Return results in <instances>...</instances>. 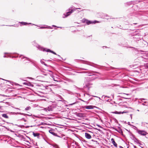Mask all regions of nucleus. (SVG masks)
<instances>
[{
    "mask_svg": "<svg viewBox=\"0 0 148 148\" xmlns=\"http://www.w3.org/2000/svg\"><path fill=\"white\" fill-rule=\"evenodd\" d=\"M53 26L56 27V26H55V25H53Z\"/></svg>",
    "mask_w": 148,
    "mask_h": 148,
    "instance_id": "29",
    "label": "nucleus"
},
{
    "mask_svg": "<svg viewBox=\"0 0 148 148\" xmlns=\"http://www.w3.org/2000/svg\"><path fill=\"white\" fill-rule=\"evenodd\" d=\"M146 66L147 67V68L148 69V63H147L146 64Z\"/></svg>",
    "mask_w": 148,
    "mask_h": 148,
    "instance_id": "21",
    "label": "nucleus"
},
{
    "mask_svg": "<svg viewBox=\"0 0 148 148\" xmlns=\"http://www.w3.org/2000/svg\"><path fill=\"white\" fill-rule=\"evenodd\" d=\"M85 137L88 139H90L91 138V136L88 133H85Z\"/></svg>",
    "mask_w": 148,
    "mask_h": 148,
    "instance_id": "5",
    "label": "nucleus"
},
{
    "mask_svg": "<svg viewBox=\"0 0 148 148\" xmlns=\"http://www.w3.org/2000/svg\"><path fill=\"white\" fill-rule=\"evenodd\" d=\"M47 28V27H44V26L41 27H40V29H44V28ZM47 28H51L50 27H48Z\"/></svg>",
    "mask_w": 148,
    "mask_h": 148,
    "instance_id": "16",
    "label": "nucleus"
},
{
    "mask_svg": "<svg viewBox=\"0 0 148 148\" xmlns=\"http://www.w3.org/2000/svg\"><path fill=\"white\" fill-rule=\"evenodd\" d=\"M37 48L38 49L42 51H46L47 52H51L53 53L54 54L56 55V53L54 52L53 51H51L49 49H47V50L45 49L44 48L42 47H41L40 46H38Z\"/></svg>",
    "mask_w": 148,
    "mask_h": 148,
    "instance_id": "1",
    "label": "nucleus"
},
{
    "mask_svg": "<svg viewBox=\"0 0 148 148\" xmlns=\"http://www.w3.org/2000/svg\"><path fill=\"white\" fill-rule=\"evenodd\" d=\"M75 104V103H73V104H71V105H73V104Z\"/></svg>",
    "mask_w": 148,
    "mask_h": 148,
    "instance_id": "30",
    "label": "nucleus"
},
{
    "mask_svg": "<svg viewBox=\"0 0 148 148\" xmlns=\"http://www.w3.org/2000/svg\"><path fill=\"white\" fill-rule=\"evenodd\" d=\"M111 141L112 143L113 144V145L116 147H117V144L115 142L114 139L113 138H112L111 140Z\"/></svg>",
    "mask_w": 148,
    "mask_h": 148,
    "instance_id": "9",
    "label": "nucleus"
},
{
    "mask_svg": "<svg viewBox=\"0 0 148 148\" xmlns=\"http://www.w3.org/2000/svg\"><path fill=\"white\" fill-rule=\"evenodd\" d=\"M80 8H76L75 9H69V10H71V11H70L69 12H68L66 13V14H64V15L65 16V17H64V18L70 15L71 13H72L76 9H80Z\"/></svg>",
    "mask_w": 148,
    "mask_h": 148,
    "instance_id": "2",
    "label": "nucleus"
},
{
    "mask_svg": "<svg viewBox=\"0 0 148 148\" xmlns=\"http://www.w3.org/2000/svg\"><path fill=\"white\" fill-rule=\"evenodd\" d=\"M38 95L41 97H44V94L42 93H40L39 94H38Z\"/></svg>",
    "mask_w": 148,
    "mask_h": 148,
    "instance_id": "14",
    "label": "nucleus"
},
{
    "mask_svg": "<svg viewBox=\"0 0 148 148\" xmlns=\"http://www.w3.org/2000/svg\"><path fill=\"white\" fill-rule=\"evenodd\" d=\"M127 112H125V111H124L123 112H118L117 111H115L114 112H112V113L115 114H123L124 113H126Z\"/></svg>",
    "mask_w": 148,
    "mask_h": 148,
    "instance_id": "6",
    "label": "nucleus"
},
{
    "mask_svg": "<svg viewBox=\"0 0 148 148\" xmlns=\"http://www.w3.org/2000/svg\"><path fill=\"white\" fill-rule=\"evenodd\" d=\"M147 103H148V102Z\"/></svg>",
    "mask_w": 148,
    "mask_h": 148,
    "instance_id": "33",
    "label": "nucleus"
},
{
    "mask_svg": "<svg viewBox=\"0 0 148 148\" xmlns=\"http://www.w3.org/2000/svg\"><path fill=\"white\" fill-rule=\"evenodd\" d=\"M49 72H51V73L50 74V75L53 78V79H54V81H57L56 80H55L54 78H53V72H52V71H48Z\"/></svg>",
    "mask_w": 148,
    "mask_h": 148,
    "instance_id": "11",
    "label": "nucleus"
},
{
    "mask_svg": "<svg viewBox=\"0 0 148 148\" xmlns=\"http://www.w3.org/2000/svg\"><path fill=\"white\" fill-rule=\"evenodd\" d=\"M76 114L77 116L80 118H82L84 116V114L83 113H77Z\"/></svg>",
    "mask_w": 148,
    "mask_h": 148,
    "instance_id": "8",
    "label": "nucleus"
},
{
    "mask_svg": "<svg viewBox=\"0 0 148 148\" xmlns=\"http://www.w3.org/2000/svg\"><path fill=\"white\" fill-rule=\"evenodd\" d=\"M125 94V95H128L129 94Z\"/></svg>",
    "mask_w": 148,
    "mask_h": 148,
    "instance_id": "27",
    "label": "nucleus"
},
{
    "mask_svg": "<svg viewBox=\"0 0 148 148\" xmlns=\"http://www.w3.org/2000/svg\"><path fill=\"white\" fill-rule=\"evenodd\" d=\"M94 106H84V108L87 109H92L94 108Z\"/></svg>",
    "mask_w": 148,
    "mask_h": 148,
    "instance_id": "7",
    "label": "nucleus"
},
{
    "mask_svg": "<svg viewBox=\"0 0 148 148\" xmlns=\"http://www.w3.org/2000/svg\"><path fill=\"white\" fill-rule=\"evenodd\" d=\"M97 97L99 99H100V97Z\"/></svg>",
    "mask_w": 148,
    "mask_h": 148,
    "instance_id": "26",
    "label": "nucleus"
},
{
    "mask_svg": "<svg viewBox=\"0 0 148 148\" xmlns=\"http://www.w3.org/2000/svg\"><path fill=\"white\" fill-rule=\"evenodd\" d=\"M23 119V121H26L24 119Z\"/></svg>",
    "mask_w": 148,
    "mask_h": 148,
    "instance_id": "24",
    "label": "nucleus"
},
{
    "mask_svg": "<svg viewBox=\"0 0 148 148\" xmlns=\"http://www.w3.org/2000/svg\"><path fill=\"white\" fill-rule=\"evenodd\" d=\"M33 135L35 137L38 136L39 135V134L38 133H35L33 132Z\"/></svg>",
    "mask_w": 148,
    "mask_h": 148,
    "instance_id": "12",
    "label": "nucleus"
},
{
    "mask_svg": "<svg viewBox=\"0 0 148 148\" xmlns=\"http://www.w3.org/2000/svg\"><path fill=\"white\" fill-rule=\"evenodd\" d=\"M82 21L83 23H86L88 25H89L94 23V22H93L92 21H88L84 18L82 20Z\"/></svg>",
    "mask_w": 148,
    "mask_h": 148,
    "instance_id": "4",
    "label": "nucleus"
},
{
    "mask_svg": "<svg viewBox=\"0 0 148 148\" xmlns=\"http://www.w3.org/2000/svg\"><path fill=\"white\" fill-rule=\"evenodd\" d=\"M145 103H146V104H145V105H146V106H147V105L146 103H147V102H145Z\"/></svg>",
    "mask_w": 148,
    "mask_h": 148,
    "instance_id": "25",
    "label": "nucleus"
},
{
    "mask_svg": "<svg viewBox=\"0 0 148 148\" xmlns=\"http://www.w3.org/2000/svg\"><path fill=\"white\" fill-rule=\"evenodd\" d=\"M30 109H31V107H30L29 106V107H26L25 108V110H29Z\"/></svg>",
    "mask_w": 148,
    "mask_h": 148,
    "instance_id": "15",
    "label": "nucleus"
},
{
    "mask_svg": "<svg viewBox=\"0 0 148 148\" xmlns=\"http://www.w3.org/2000/svg\"><path fill=\"white\" fill-rule=\"evenodd\" d=\"M6 54H8V53H6ZM9 57V55H8V54H7V56H6V55H4V56H3V57L4 58H5V57Z\"/></svg>",
    "mask_w": 148,
    "mask_h": 148,
    "instance_id": "19",
    "label": "nucleus"
},
{
    "mask_svg": "<svg viewBox=\"0 0 148 148\" xmlns=\"http://www.w3.org/2000/svg\"><path fill=\"white\" fill-rule=\"evenodd\" d=\"M137 131L139 134L142 136H145L147 134L146 131L144 130H137Z\"/></svg>",
    "mask_w": 148,
    "mask_h": 148,
    "instance_id": "3",
    "label": "nucleus"
},
{
    "mask_svg": "<svg viewBox=\"0 0 148 148\" xmlns=\"http://www.w3.org/2000/svg\"><path fill=\"white\" fill-rule=\"evenodd\" d=\"M49 133H50L51 134H52L53 135L55 136H57L58 137H59L58 135H57L55 133H54V132H53V131L52 130H50L49 131Z\"/></svg>",
    "mask_w": 148,
    "mask_h": 148,
    "instance_id": "10",
    "label": "nucleus"
},
{
    "mask_svg": "<svg viewBox=\"0 0 148 148\" xmlns=\"http://www.w3.org/2000/svg\"><path fill=\"white\" fill-rule=\"evenodd\" d=\"M124 98H125V99H127V98H126V97H124Z\"/></svg>",
    "mask_w": 148,
    "mask_h": 148,
    "instance_id": "28",
    "label": "nucleus"
},
{
    "mask_svg": "<svg viewBox=\"0 0 148 148\" xmlns=\"http://www.w3.org/2000/svg\"><path fill=\"white\" fill-rule=\"evenodd\" d=\"M21 23L24 25H26L27 24V23H25L23 22H22Z\"/></svg>",
    "mask_w": 148,
    "mask_h": 148,
    "instance_id": "18",
    "label": "nucleus"
},
{
    "mask_svg": "<svg viewBox=\"0 0 148 148\" xmlns=\"http://www.w3.org/2000/svg\"><path fill=\"white\" fill-rule=\"evenodd\" d=\"M136 146H134V148H136Z\"/></svg>",
    "mask_w": 148,
    "mask_h": 148,
    "instance_id": "31",
    "label": "nucleus"
},
{
    "mask_svg": "<svg viewBox=\"0 0 148 148\" xmlns=\"http://www.w3.org/2000/svg\"><path fill=\"white\" fill-rule=\"evenodd\" d=\"M2 116L5 118H8V117L6 114H2Z\"/></svg>",
    "mask_w": 148,
    "mask_h": 148,
    "instance_id": "13",
    "label": "nucleus"
},
{
    "mask_svg": "<svg viewBox=\"0 0 148 148\" xmlns=\"http://www.w3.org/2000/svg\"><path fill=\"white\" fill-rule=\"evenodd\" d=\"M25 58L27 60H29V59L25 57Z\"/></svg>",
    "mask_w": 148,
    "mask_h": 148,
    "instance_id": "22",
    "label": "nucleus"
},
{
    "mask_svg": "<svg viewBox=\"0 0 148 148\" xmlns=\"http://www.w3.org/2000/svg\"><path fill=\"white\" fill-rule=\"evenodd\" d=\"M119 147H120V148H123V147H122L121 146H120Z\"/></svg>",
    "mask_w": 148,
    "mask_h": 148,
    "instance_id": "23",
    "label": "nucleus"
},
{
    "mask_svg": "<svg viewBox=\"0 0 148 148\" xmlns=\"http://www.w3.org/2000/svg\"><path fill=\"white\" fill-rule=\"evenodd\" d=\"M40 62H41L42 64H44L45 65H46V64H45V62H43V61H42V60H41L40 61Z\"/></svg>",
    "mask_w": 148,
    "mask_h": 148,
    "instance_id": "20",
    "label": "nucleus"
},
{
    "mask_svg": "<svg viewBox=\"0 0 148 148\" xmlns=\"http://www.w3.org/2000/svg\"><path fill=\"white\" fill-rule=\"evenodd\" d=\"M23 84L26 85H28L29 84V83H28V82H24L23 83Z\"/></svg>",
    "mask_w": 148,
    "mask_h": 148,
    "instance_id": "17",
    "label": "nucleus"
},
{
    "mask_svg": "<svg viewBox=\"0 0 148 148\" xmlns=\"http://www.w3.org/2000/svg\"><path fill=\"white\" fill-rule=\"evenodd\" d=\"M1 108V107L0 106V108Z\"/></svg>",
    "mask_w": 148,
    "mask_h": 148,
    "instance_id": "32",
    "label": "nucleus"
}]
</instances>
